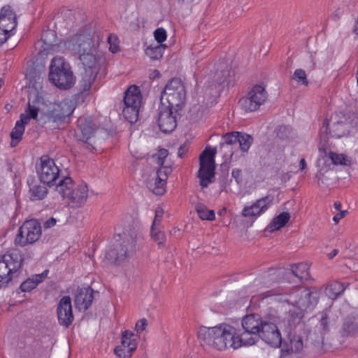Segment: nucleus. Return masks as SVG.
I'll use <instances>...</instances> for the list:
<instances>
[{
    "mask_svg": "<svg viewBox=\"0 0 358 358\" xmlns=\"http://www.w3.org/2000/svg\"><path fill=\"white\" fill-rule=\"evenodd\" d=\"M196 213L199 217L203 220L212 221L215 220V215L213 210H209L203 204H198L196 206Z\"/></svg>",
    "mask_w": 358,
    "mask_h": 358,
    "instance_id": "obj_39",
    "label": "nucleus"
},
{
    "mask_svg": "<svg viewBox=\"0 0 358 358\" xmlns=\"http://www.w3.org/2000/svg\"><path fill=\"white\" fill-rule=\"evenodd\" d=\"M343 336H358V316H348L343 323L341 331Z\"/></svg>",
    "mask_w": 358,
    "mask_h": 358,
    "instance_id": "obj_30",
    "label": "nucleus"
},
{
    "mask_svg": "<svg viewBox=\"0 0 358 358\" xmlns=\"http://www.w3.org/2000/svg\"><path fill=\"white\" fill-rule=\"evenodd\" d=\"M25 259L17 249H11L0 259V287L6 285L21 267Z\"/></svg>",
    "mask_w": 358,
    "mask_h": 358,
    "instance_id": "obj_7",
    "label": "nucleus"
},
{
    "mask_svg": "<svg viewBox=\"0 0 358 358\" xmlns=\"http://www.w3.org/2000/svg\"><path fill=\"white\" fill-rule=\"evenodd\" d=\"M231 69L227 68L226 69H224L222 71V77H220L218 76V77L217 78V81L220 84H224L225 83H228L229 81V78L231 77Z\"/></svg>",
    "mask_w": 358,
    "mask_h": 358,
    "instance_id": "obj_50",
    "label": "nucleus"
},
{
    "mask_svg": "<svg viewBox=\"0 0 358 358\" xmlns=\"http://www.w3.org/2000/svg\"><path fill=\"white\" fill-rule=\"evenodd\" d=\"M102 41L101 33L90 28L78 32L72 38V49L78 55L84 72L79 83V93H88L94 82L104 57L99 53V45Z\"/></svg>",
    "mask_w": 358,
    "mask_h": 358,
    "instance_id": "obj_1",
    "label": "nucleus"
},
{
    "mask_svg": "<svg viewBox=\"0 0 358 358\" xmlns=\"http://www.w3.org/2000/svg\"><path fill=\"white\" fill-rule=\"evenodd\" d=\"M347 210H340V212L333 217L332 220L336 224H338L339 221L345 216Z\"/></svg>",
    "mask_w": 358,
    "mask_h": 358,
    "instance_id": "obj_55",
    "label": "nucleus"
},
{
    "mask_svg": "<svg viewBox=\"0 0 358 358\" xmlns=\"http://www.w3.org/2000/svg\"><path fill=\"white\" fill-rule=\"evenodd\" d=\"M49 80L56 87L62 90L70 89L75 84L76 78L69 63L62 57H54L50 65Z\"/></svg>",
    "mask_w": 358,
    "mask_h": 358,
    "instance_id": "obj_6",
    "label": "nucleus"
},
{
    "mask_svg": "<svg viewBox=\"0 0 358 358\" xmlns=\"http://www.w3.org/2000/svg\"><path fill=\"white\" fill-rule=\"evenodd\" d=\"M352 121H348L345 118V121L339 120L330 123L326 120L320 131L321 140L326 142L329 137L339 138L345 136L348 131V124H352Z\"/></svg>",
    "mask_w": 358,
    "mask_h": 358,
    "instance_id": "obj_16",
    "label": "nucleus"
},
{
    "mask_svg": "<svg viewBox=\"0 0 358 358\" xmlns=\"http://www.w3.org/2000/svg\"><path fill=\"white\" fill-rule=\"evenodd\" d=\"M234 333L235 327L224 322L211 327H201L198 331V340L206 351H223L233 348L231 343Z\"/></svg>",
    "mask_w": 358,
    "mask_h": 358,
    "instance_id": "obj_3",
    "label": "nucleus"
},
{
    "mask_svg": "<svg viewBox=\"0 0 358 358\" xmlns=\"http://www.w3.org/2000/svg\"><path fill=\"white\" fill-rule=\"evenodd\" d=\"M171 166H162L157 171L154 184L150 185V189L156 195H162L166 192V181L171 173Z\"/></svg>",
    "mask_w": 358,
    "mask_h": 358,
    "instance_id": "obj_23",
    "label": "nucleus"
},
{
    "mask_svg": "<svg viewBox=\"0 0 358 358\" xmlns=\"http://www.w3.org/2000/svg\"><path fill=\"white\" fill-rule=\"evenodd\" d=\"M239 132L233 131L231 133L226 134L223 136V142L220 143L222 148L224 146L231 145L238 141Z\"/></svg>",
    "mask_w": 358,
    "mask_h": 358,
    "instance_id": "obj_44",
    "label": "nucleus"
},
{
    "mask_svg": "<svg viewBox=\"0 0 358 358\" xmlns=\"http://www.w3.org/2000/svg\"><path fill=\"white\" fill-rule=\"evenodd\" d=\"M352 116L355 117V118H357L356 115L355 114H352Z\"/></svg>",
    "mask_w": 358,
    "mask_h": 358,
    "instance_id": "obj_63",
    "label": "nucleus"
},
{
    "mask_svg": "<svg viewBox=\"0 0 358 358\" xmlns=\"http://www.w3.org/2000/svg\"><path fill=\"white\" fill-rule=\"evenodd\" d=\"M164 215V210L161 206H158L155 210V216L152 222V227H159Z\"/></svg>",
    "mask_w": 358,
    "mask_h": 358,
    "instance_id": "obj_49",
    "label": "nucleus"
},
{
    "mask_svg": "<svg viewBox=\"0 0 358 358\" xmlns=\"http://www.w3.org/2000/svg\"><path fill=\"white\" fill-rule=\"evenodd\" d=\"M93 299V290L90 287L79 288L75 296L76 306L80 311H85L92 305Z\"/></svg>",
    "mask_w": 358,
    "mask_h": 358,
    "instance_id": "obj_25",
    "label": "nucleus"
},
{
    "mask_svg": "<svg viewBox=\"0 0 358 358\" xmlns=\"http://www.w3.org/2000/svg\"><path fill=\"white\" fill-rule=\"evenodd\" d=\"M293 135V129L289 126L282 125L280 126L278 129L277 136L282 140L289 139V138L292 137Z\"/></svg>",
    "mask_w": 358,
    "mask_h": 358,
    "instance_id": "obj_43",
    "label": "nucleus"
},
{
    "mask_svg": "<svg viewBox=\"0 0 358 358\" xmlns=\"http://www.w3.org/2000/svg\"><path fill=\"white\" fill-rule=\"evenodd\" d=\"M48 273V271L45 270L40 274L32 275L22 282L20 286V290L22 292H27L35 289L39 283L47 278Z\"/></svg>",
    "mask_w": 358,
    "mask_h": 358,
    "instance_id": "obj_29",
    "label": "nucleus"
},
{
    "mask_svg": "<svg viewBox=\"0 0 358 358\" xmlns=\"http://www.w3.org/2000/svg\"><path fill=\"white\" fill-rule=\"evenodd\" d=\"M57 314L60 325L69 327L73 323L74 317L70 296H64L59 300Z\"/></svg>",
    "mask_w": 358,
    "mask_h": 358,
    "instance_id": "obj_21",
    "label": "nucleus"
},
{
    "mask_svg": "<svg viewBox=\"0 0 358 358\" xmlns=\"http://www.w3.org/2000/svg\"><path fill=\"white\" fill-rule=\"evenodd\" d=\"M74 182L71 178L64 177L59 181L56 187V190L63 198H67L73 189Z\"/></svg>",
    "mask_w": 358,
    "mask_h": 358,
    "instance_id": "obj_33",
    "label": "nucleus"
},
{
    "mask_svg": "<svg viewBox=\"0 0 358 358\" xmlns=\"http://www.w3.org/2000/svg\"><path fill=\"white\" fill-rule=\"evenodd\" d=\"M75 108V101L71 99H65L59 102L51 103L45 115L48 121L59 123L69 117Z\"/></svg>",
    "mask_w": 358,
    "mask_h": 358,
    "instance_id": "obj_14",
    "label": "nucleus"
},
{
    "mask_svg": "<svg viewBox=\"0 0 358 358\" xmlns=\"http://www.w3.org/2000/svg\"><path fill=\"white\" fill-rule=\"evenodd\" d=\"M334 206L336 210H341L342 205L340 201H335L334 203Z\"/></svg>",
    "mask_w": 358,
    "mask_h": 358,
    "instance_id": "obj_60",
    "label": "nucleus"
},
{
    "mask_svg": "<svg viewBox=\"0 0 358 358\" xmlns=\"http://www.w3.org/2000/svg\"><path fill=\"white\" fill-rule=\"evenodd\" d=\"M120 238L108 248L103 258L106 265H121L127 262L136 250L137 233L129 229L119 236Z\"/></svg>",
    "mask_w": 358,
    "mask_h": 358,
    "instance_id": "obj_4",
    "label": "nucleus"
},
{
    "mask_svg": "<svg viewBox=\"0 0 358 358\" xmlns=\"http://www.w3.org/2000/svg\"><path fill=\"white\" fill-rule=\"evenodd\" d=\"M138 336L129 330H125L121 334V343L114 349L118 357L130 358L138 346Z\"/></svg>",
    "mask_w": 358,
    "mask_h": 358,
    "instance_id": "obj_18",
    "label": "nucleus"
},
{
    "mask_svg": "<svg viewBox=\"0 0 358 358\" xmlns=\"http://www.w3.org/2000/svg\"><path fill=\"white\" fill-rule=\"evenodd\" d=\"M345 289L342 282L334 281L328 285L326 287V295L331 299H336Z\"/></svg>",
    "mask_w": 358,
    "mask_h": 358,
    "instance_id": "obj_34",
    "label": "nucleus"
},
{
    "mask_svg": "<svg viewBox=\"0 0 358 358\" xmlns=\"http://www.w3.org/2000/svg\"><path fill=\"white\" fill-rule=\"evenodd\" d=\"M264 324L258 315H248L242 320V327L244 330L259 334Z\"/></svg>",
    "mask_w": 358,
    "mask_h": 358,
    "instance_id": "obj_28",
    "label": "nucleus"
},
{
    "mask_svg": "<svg viewBox=\"0 0 358 358\" xmlns=\"http://www.w3.org/2000/svg\"><path fill=\"white\" fill-rule=\"evenodd\" d=\"M148 320L145 318H142L137 321L135 325V331L137 336H139L140 334L143 332L148 327Z\"/></svg>",
    "mask_w": 358,
    "mask_h": 358,
    "instance_id": "obj_48",
    "label": "nucleus"
},
{
    "mask_svg": "<svg viewBox=\"0 0 358 358\" xmlns=\"http://www.w3.org/2000/svg\"><path fill=\"white\" fill-rule=\"evenodd\" d=\"M41 236V227L36 220L25 221L20 227L18 233L15 238V244L20 246H25L38 241Z\"/></svg>",
    "mask_w": 358,
    "mask_h": 358,
    "instance_id": "obj_13",
    "label": "nucleus"
},
{
    "mask_svg": "<svg viewBox=\"0 0 358 358\" xmlns=\"http://www.w3.org/2000/svg\"><path fill=\"white\" fill-rule=\"evenodd\" d=\"M88 187L85 183L78 185L71 191L66 199L80 207L85 203L88 198Z\"/></svg>",
    "mask_w": 358,
    "mask_h": 358,
    "instance_id": "obj_27",
    "label": "nucleus"
},
{
    "mask_svg": "<svg viewBox=\"0 0 358 358\" xmlns=\"http://www.w3.org/2000/svg\"><path fill=\"white\" fill-rule=\"evenodd\" d=\"M290 219V214L287 212H282L278 216L273 218L267 228L271 231L279 230L285 226Z\"/></svg>",
    "mask_w": 358,
    "mask_h": 358,
    "instance_id": "obj_31",
    "label": "nucleus"
},
{
    "mask_svg": "<svg viewBox=\"0 0 358 358\" xmlns=\"http://www.w3.org/2000/svg\"><path fill=\"white\" fill-rule=\"evenodd\" d=\"M259 341V334L252 333L244 330L243 332L239 334L235 329L234 336L233 338V349L236 350L242 346H250L255 344Z\"/></svg>",
    "mask_w": 358,
    "mask_h": 358,
    "instance_id": "obj_26",
    "label": "nucleus"
},
{
    "mask_svg": "<svg viewBox=\"0 0 358 358\" xmlns=\"http://www.w3.org/2000/svg\"><path fill=\"white\" fill-rule=\"evenodd\" d=\"M232 177L235 179L237 183L242 182V171L239 169H234L231 171Z\"/></svg>",
    "mask_w": 358,
    "mask_h": 358,
    "instance_id": "obj_53",
    "label": "nucleus"
},
{
    "mask_svg": "<svg viewBox=\"0 0 358 358\" xmlns=\"http://www.w3.org/2000/svg\"><path fill=\"white\" fill-rule=\"evenodd\" d=\"M317 290H310L302 287H293L289 289H271L253 296L254 301L268 299L269 302L287 303L297 307L301 311L313 309L319 300Z\"/></svg>",
    "mask_w": 358,
    "mask_h": 358,
    "instance_id": "obj_2",
    "label": "nucleus"
},
{
    "mask_svg": "<svg viewBox=\"0 0 358 358\" xmlns=\"http://www.w3.org/2000/svg\"><path fill=\"white\" fill-rule=\"evenodd\" d=\"M188 150V148L185 145H181L178 151V155L180 157H183Z\"/></svg>",
    "mask_w": 358,
    "mask_h": 358,
    "instance_id": "obj_57",
    "label": "nucleus"
},
{
    "mask_svg": "<svg viewBox=\"0 0 358 358\" xmlns=\"http://www.w3.org/2000/svg\"><path fill=\"white\" fill-rule=\"evenodd\" d=\"M36 169L40 181L48 185H52L59 176V169L55 161L45 155L41 157Z\"/></svg>",
    "mask_w": 358,
    "mask_h": 358,
    "instance_id": "obj_15",
    "label": "nucleus"
},
{
    "mask_svg": "<svg viewBox=\"0 0 358 358\" xmlns=\"http://www.w3.org/2000/svg\"><path fill=\"white\" fill-rule=\"evenodd\" d=\"M328 318H329V315H328L327 310L323 311L321 315L320 324V326H321L322 330L324 332L329 330Z\"/></svg>",
    "mask_w": 358,
    "mask_h": 358,
    "instance_id": "obj_51",
    "label": "nucleus"
},
{
    "mask_svg": "<svg viewBox=\"0 0 358 358\" xmlns=\"http://www.w3.org/2000/svg\"><path fill=\"white\" fill-rule=\"evenodd\" d=\"M56 219H55L54 217H50L43 223V227L45 229H50L54 227L56 224Z\"/></svg>",
    "mask_w": 358,
    "mask_h": 358,
    "instance_id": "obj_56",
    "label": "nucleus"
},
{
    "mask_svg": "<svg viewBox=\"0 0 358 358\" xmlns=\"http://www.w3.org/2000/svg\"><path fill=\"white\" fill-rule=\"evenodd\" d=\"M48 194L45 186L40 184H34L29 187V197L31 201H40L43 199Z\"/></svg>",
    "mask_w": 358,
    "mask_h": 358,
    "instance_id": "obj_35",
    "label": "nucleus"
},
{
    "mask_svg": "<svg viewBox=\"0 0 358 358\" xmlns=\"http://www.w3.org/2000/svg\"><path fill=\"white\" fill-rule=\"evenodd\" d=\"M31 119L27 113H22L20 115V119L16 123H19L22 127H24Z\"/></svg>",
    "mask_w": 358,
    "mask_h": 358,
    "instance_id": "obj_54",
    "label": "nucleus"
},
{
    "mask_svg": "<svg viewBox=\"0 0 358 358\" xmlns=\"http://www.w3.org/2000/svg\"><path fill=\"white\" fill-rule=\"evenodd\" d=\"M307 164L304 158H301L299 161V171L303 172L306 169Z\"/></svg>",
    "mask_w": 358,
    "mask_h": 358,
    "instance_id": "obj_58",
    "label": "nucleus"
},
{
    "mask_svg": "<svg viewBox=\"0 0 358 358\" xmlns=\"http://www.w3.org/2000/svg\"><path fill=\"white\" fill-rule=\"evenodd\" d=\"M261 338L268 345L278 348L282 343L281 334L277 326L272 322H264L259 338Z\"/></svg>",
    "mask_w": 358,
    "mask_h": 358,
    "instance_id": "obj_20",
    "label": "nucleus"
},
{
    "mask_svg": "<svg viewBox=\"0 0 358 358\" xmlns=\"http://www.w3.org/2000/svg\"><path fill=\"white\" fill-rule=\"evenodd\" d=\"M157 227H151V236L159 245H163L165 242L166 237L162 231L157 229Z\"/></svg>",
    "mask_w": 358,
    "mask_h": 358,
    "instance_id": "obj_45",
    "label": "nucleus"
},
{
    "mask_svg": "<svg viewBox=\"0 0 358 358\" xmlns=\"http://www.w3.org/2000/svg\"><path fill=\"white\" fill-rule=\"evenodd\" d=\"M25 113H27L31 119H36L38 116V108L29 103L27 108L25 110Z\"/></svg>",
    "mask_w": 358,
    "mask_h": 358,
    "instance_id": "obj_52",
    "label": "nucleus"
},
{
    "mask_svg": "<svg viewBox=\"0 0 358 358\" xmlns=\"http://www.w3.org/2000/svg\"><path fill=\"white\" fill-rule=\"evenodd\" d=\"M215 148H206L200 155V167L198 176L201 187H206L213 182L215 176Z\"/></svg>",
    "mask_w": 358,
    "mask_h": 358,
    "instance_id": "obj_10",
    "label": "nucleus"
},
{
    "mask_svg": "<svg viewBox=\"0 0 358 358\" xmlns=\"http://www.w3.org/2000/svg\"><path fill=\"white\" fill-rule=\"evenodd\" d=\"M272 200L271 196H266L256 200L250 205L244 206L241 211L242 216L253 223L269 208Z\"/></svg>",
    "mask_w": 358,
    "mask_h": 358,
    "instance_id": "obj_17",
    "label": "nucleus"
},
{
    "mask_svg": "<svg viewBox=\"0 0 358 358\" xmlns=\"http://www.w3.org/2000/svg\"><path fill=\"white\" fill-rule=\"evenodd\" d=\"M166 47L164 44H151L146 48L145 52L151 59L157 60L162 58Z\"/></svg>",
    "mask_w": 358,
    "mask_h": 358,
    "instance_id": "obj_36",
    "label": "nucleus"
},
{
    "mask_svg": "<svg viewBox=\"0 0 358 358\" xmlns=\"http://www.w3.org/2000/svg\"><path fill=\"white\" fill-rule=\"evenodd\" d=\"M169 155V152L166 149H160L158 152L153 155V159L156 163L159 166V168L165 166L164 165V161Z\"/></svg>",
    "mask_w": 358,
    "mask_h": 358,
    "instance_id": "obj_46",
    "label": "nucleus"
},
{
    "mask_svg": "<svg viewBox=\"0 0 358 358\" xmlns=\"http://www.w3.org/2000/svg\"><path fill=\"white\" fill-rule=\"evenodd\" d=\"M268 98V94L265 87L261 85H256L240 99L238 103L241 108L245 112H254L263 105Z\"/></svg>",
    "mask_w": 358,
    "mask_h": 358,
    "instance_id": "obj_11",
    "label": "nucleus"
},
{
    "mask_svg": "<svg viewBox=\"0 0 358 358\" xmlns=\"http://www.w3.org/2000/svg\"><path fill=\"white\" fill-rule=\"evenodd\" d=\"M141 102L142 95L138 87L130 86L124 93L122 110V115L129 122L132 124L138 120Z\"/></svg>",
    "mask_w": 358,
    "mask_h": 358,
    "instance_id": "obj_8",
    "label": "nucleus"
},
{
    "mask_svg": "<svg viewBox=\"0 0 358 358\" xmlns=\"http://www.w3.org/2000/svg\"><path fill=\"white\" fill-rule=\"evenodd\" d=\"M173 108L164 104L159 108L157 123L160 130L164 133L173 131L177 126L176 117L173 112Z\"/></svg>",
    "mask_w": 358,
    "mask_h": 358,
    "instance_id": "obj_19",
    "label": "nucleus"
},
{
    "mask_svg": "<svg viewBox=\"0 0 358 358\" xmlns=\"http://www.w3.org/2000/svg\"><path fill=\"white\" fill-rule=\"evenodd\" d=\"M292 79L297 83L305 86H307L308 84L306 71L301 69H297L294 71L292 76Z\"/></svg>",
    "mask_w": 358,
    "mask_h": 358,
    "instance_id": "obj_42",
    "label": "nucleus"
},
{
    "mask_svg": "<svg viewBox=\"0 0 358 358\" xmlns=\"http://www.w3.org/2000/svg\"><path fill=\"white\" fill-rule=\"evenodd\" d=\"M156 73H157V75H159V72L156 71Z\"/></svg>",
    "mask_w": 358,
    "mask_h": 358,
    "instance_id": "obj_64",
    "label": "nucleus"
},
{
    "mask_svg": "<svg viewBox=\"0 0 358 358\" xmlns=\"http://www.w3.org/2000/svg\"><path fill=\"white\" fill-rule=\"evenodd\" d=\"M303 348V341L301 336H294L289 339V344L283 346L282 352L283 354L297 353L302 350Z\"/></svg>",
    "mask_w": 358,
    "mask_h": 358,
    "instance_id": "obj_32",
    "label": "nucleus"
},
{
    "mask_svg": "<svg viewBox=\"0 0 358 358\" xmlns=\"http://www.w3.org/2000/svg\"><path fill=\"white\" fill-rule=\"evenodd\" d=\"M350 160L346 155L343 154H338L334 152H327L324 148H319V158L317 161V166L320 167L322 164L326 165L331 164L332 165H348Z\"/></svg>",
    "mask_w": 358,
    "mask_h": 358,
    "instance_id": "obj_22",
    "label": "nucleus"
},
{
    "mask_svg": "<svg viewBox=\"0 0 358 358\" xmlns=\"http://www.w3.org/2000/svg\"><path fill=\"white\" fill-rule=\"evenodd\" d=\"M107 42L109 45V51L111 53L115 54L120 52V41L117 35L114 34H109L107 38Z\"/></svg>",
    "mask_w": 358,
    "mask_h": 358,
    "instance_id": "obj_41",
    "label": "nucleus"
},
{
    "mask_svg": "<svg viewBox=\"0 0 358 358\" xmlns=\"http://www.w3.org/2000/svg\"><path fill=\"white\" fill-rule=\"evenodd\" d=\"M319 170L317 173L316 177L318 179V182H321L326 185H329V180L330 179L329 176V172L331 171L332 167H331V164H328L326 165H323L320 167H318Z\"/></svg>",
    "mask_w": 358,
    "mask_h": 358,
    "instance_id": "obj_38",
    "label": "nucleus"
},
{
    "mask_svg": "<svg viewBox=\"0 0 358 358\" xmlns=\"http://www.w3.org/2000/svg\"><path fill=\"white\" fill-rule=\"evenodd\" d=\"M186 90L179 78H173L166 85L162 92L161 101H166L172 108L182 106L185 101Z\"/></svg>",
    "mask_w": 358,
    "mask_h": 358,
    "instance_id": "obj_9",
    "label": "nucleus"
},
{
    "mask_svg": "<svg viewBox=\"0 0 358 358\" xmlns=\"http://www.w3.org/2000/svg\"><path fill=\"white\" fill-rule=\"evenodd\" d=\"M302 318V314L301 313H297L296 318L294 320H296L297 322H300Z\"/></svg>",
    "mask_w": 358,
    "mask_h": 358,
    "instance_id": "obj_62",
    "label": "nucleus"
},
{
    "mask_svg": "<svg viewBox=\"0 0 358 358\" xmlns=\"http://www.w3.org/2000/svg\"><path fill=\"white\" fill-rule=\"evenodd\" d=\"M154 36L158 44H162L167 38L166 31L162 27L157 28L154 32Z\"/></svg>",
    "mask_w": 358,
    "mask_h": 358,
    "instance_id": "obj_47",
    "label": "nucleus"
},
{
    "mask_svg": "<svg viewBox=\"0 0 358 358\" xmlns=\"http://www.w3.org/2000/svg\"><path fill=\"white\" fill-rule=\"evenodd\" d=\"M310 278V274L308 264L301 262L292 264L290 268L283 271L281 269H271L258 282L266 286H269L277 281L297 283L308 280Z\"/></svg>",
    "mask_w": 358,
    "mask_h": 358,
    "instance_id": "obj_5",
    "label": "nucleus"
},
{
    "mask_svg": "<svg viewBox=\"0 0 358 358\" xmlns=\"http://www.w3.org/2000/svg\"><path fill=\"white\" fill-rule=\"evenodd\" d=\"M17 25L15 13L9 5L3 6L0 11V45L15 34Z\"/></svg>",
    "mask_w": 358,
    "mask_h": 358,
    "instance_id": "obj_12",
    "label": "nucleus"
},
{
    "mask_svg": "<svg viewBox=\"0 0 358 358\" xmlns=\"http://www.w3.org/2000/svg\"><path fill=\"white\" fill-rule=\"evenodd\" d=\"M24 127H22L19 123H15V125L10 133L11 147H15L20 143L24 134Z\"/></svg>",
    "mask_w": 358,
    "mask_h": 358,
    "instance_id": "obj_37",
    "label": "nucleus"
},
{
    "mask_svg": "<svg viewBox=\"0 0 358 358\" xmlns=\"http://www.w3.org/2000/svg\"><path fill=\"white\" fill-rule=\"evenodd\" d=\"M354 32L358 35V19L355 21V25H354Z\"/></svg>",
    "mask_w": 358,
    "mask_h": 358,
    "instance_id": "obj_61",
    "label": "nucleus"
},
{
    "mask_svg": "<svg viewBox=\"0 0 358 358\" xmlns=\"http://www.w3.org/2000/svg\"><path fill=\"white\" fill-rule=\"evenodd\" d=\"M252 138L249 134L239 132L238 141L239 148L243 152H247L250 148L252 143Z\"/></svg>",
    "mask_w": 358,
    "mask_h": 358,
    "instance_id": "obj_40",
    "label": "nucleus"
},
{
    "mask_svg": "<svg viewBox=\"0 0 358 358\" xmlns=\"http://www.w3.org/2000/svg\"><path fill=\"white\" fill-rule=\"evenodd\" d=\"M338 253V249H334L331 252L328 254V257L329 259H333L335 256H336Z\"/></svg>",
    "mask_w": 358,
    "mask_h": 358,
    "instance_id": "obj_59",
    "label": "nucleus"
},
{
    "mask_svg": "<svg viewBox=\"0 0 358 358\" xmlns=\"http://www.w3.org/2000/svg\"><path fill=\"white\" fill-rule=\"evenodd\" d=\"M81 134L82 141L86 143H90L89 140L94 136L98 128L97 124L94 122L92 117H80L77 121Z\"/></svg>",
    "mask_w": 358,
    "mask_h": 358,
    "instance_id": "obj_24",
    "label": "nucleus"
}]
</instances>
